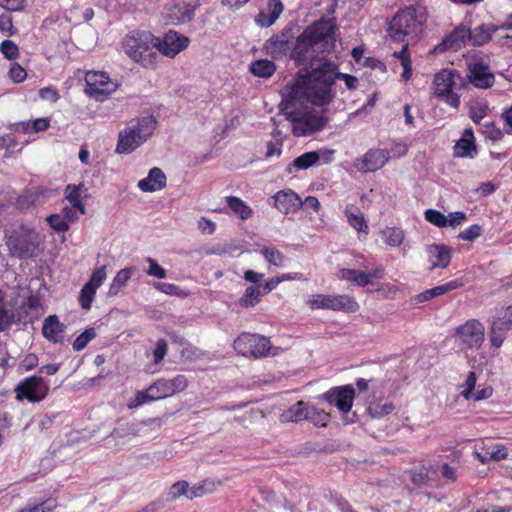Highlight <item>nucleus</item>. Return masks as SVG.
Segmentation results:
<instances>
[{
    "label": "nucleus",
    "instance_id": "f257e3e1",
    "mask_svg": "<svg viewBox=\"0 0 512 512\" xmlns=\"http://www.w3.org/2000/svg\"><path fill=\"white\" fill-rule=\"evenodd\" d=\"M335 25L331 19H321L313 25L307 27L303 33L296 38V43L291 51V58L298 64L303 65L309 60L308 66L301 69L295 82L292 85H286L282 90V101L280 108L282 113L288 120L292 121V130L295 136H308L316 131L322 130L327 122L328 117L324 115V111L318 112L309 110L307 112L298 111L297 107L288 108L286 105V90L296 87L297 83L306 75L311 74L310 63L312 58L327 57L326 55H315L317 52L322 54L330 50L334 46Z\"/></svg>",
    "mask_w": 512,
    "mask_h": 512
},
{
    "label": "nucleus",
    "instance_id": "f03ea898",
    "mask_svg": "<svg viewBox=\"0 0 512 512\" xmlns=\"http://www.w3.org/2000/svg\"><path fill=\"white\" fill-rule=\"evenodd\" d=\"M311 74L302 77L296 87L287 89L286 105L288 108L297 107L298 111L307 112L305 104L326 105L332 102L334 93L332 86L336 79H342L349 90L357 88L358 79L355 76L338 72L337 64L328 57L312 58Z\"/></svg>",
    "mask_w": 512,
    "mask_h": 512
},
{
    "label": "nucleus",
    "instance_id": "7ed1b4c3",
    "mask_svg": "<svg viewBox=\"0 0 512 512\" xmlns=\"http://www.w3.org/2000/svg\"><path fill=\"white\" fill-rule=\"evenodd\" d=\"M159 38L149 31H139L128 34L123 40L125 53L135 62L145 68H154L159 56L157 50Z\"/></svg>",
    "mask_w": 512,
    "mask_h": 512
},
{
    "label": "nucleus",
    "instance_id": "20e7f679",
    "mask_svg": "<svg viewBox=\"0 0 512 512\" xmlns=\"http://www.w3.org/2000/svg\"><path fill=\"white\" fill-rule=\"evenodd\" d=\"M156 124L153 116H145L131 123L119 133L116 152L122 154L134 151L152 135Z\"/></svg>",
    "mask_w": 512,
    "mask_h": 512
},
{
    "label": "nucleus",
    "instance_id": "39448f33",
    "mask_svg": "<svg viewBox=\"0 0 512 512\" xmlns=\"http://www.w3.org/2000/svg\"><path fill=\"white\" fill-rule=\"evenodd\" d=\"M13 227L14 229L6 232V244L10 253L19 258L36 255L40 242L38 235L24 226Z\"/></svg>",
    "mask_w": 512,
    "mask_h": 512
},
{
    "label": "nucleus",
    "instance_id": "423d86ee",
    "mask_svg": "<svg viewBox=\"0 0 512 512\" xmlns=\"http://www.w3.org/2000/svg\"><path fill=\"white\" fill-rule=\"evenodd\" d=\"M234 349L246 357L262 358L276 355L278 348L273 349L268 338L259 334L242 333L234 341Z\"/></svg>",
    "mask_w": 512,
    "mask_h": 512
},
{
    "label": "nucleus",
    "instance_id": "0eeeda50",
    "mask_svg": "<svg viewBox=\"0 0 512 512\" xmlns=\"http://www.w3.org/2000/svg\"><path fill=\"white\" fill-rule=\"evenodd\" d=\"M421 31V22L418 21L413 9H406L398 12L390 21L389 37L397 42L404 41L406 36L418 35Z\"/></svg>",
    "mask_w": 512,
    "mask_h": 512
},
{
    "label": "nucleus",
    "instance_id": "6e6552de",
    "mask_svg": "<svg viewBox=\"0 0 512 512\" xmlns=\"http://www.w3.org/2000/svg\"><path fill=\"white\" fill-rule=\"evenodd\" d=\"M306 303L311 309H330L346 313H355L359 310V304L349 295L316 294L312 295Z\"/></svg>",
    "mask_w": 512,
    "mask_h": 512
},
{
    "label": "nucleus",
    "instance_id": "1a4fd4ad",
    "mask_svg": "<svg viewBox=\"0 0 512 512\" xmlns=\"http://www.w3.org/2000/svg\"><path fill=\"white\" fill-rule=\"evenodd\" d=\"M455 339L461 349L478 350L485 339L484 326L477 320H468L455 331Z\"/></svg>",
    "mask_w": 512,
    "mask_h": 512
},
{
    "label": "nucleus",
    "instance_id": "9d476101",
    "mask_svg": "<svg viewBox=\"0 0 512 512\" xmlns=\"http://www.w3.org/2000/svg\"><path fill=\"white\" fill-rule=\"evenodd\" d=\"M85 82V92L97 101H103L117 89V84L103 71L87 72Z\"/></svg>",
    "mask_w": 512,
    "mask_h": 512
},
{
    "label": "nucleus",
    "instance_id": "9b49d317",
    "mask_svg": "<svg viewBox=\"0 0 512 512\" xmlns=\"http://www.w3.org/2000/svg\"><path fill=\"white\" fill-rule=\"evenodd\" d=\"M48 390L43 378L33 375L23 379L16 386V399L19 401L27 399L31 403H38L46 397Z\"/></svg>",
    "mask_w": 512,
    "mask_h": 512
},
{
    "label": "nucleus",
    "instance_id": "f8f14e48",
    "mask_svg": "<svg viewBox=\"0 0 512 512\" xmlns=\"http://www.w3.org/2000/svg\"><path fill=\"white\" fill-rule=\"evenodd\" d=\"M188 387V380L184 375H177L172 379H158L151 384V392L158 400L173 396Z\"/></svg>",
    "mask_w": 512,
    "mask_h": 512
},
{
    "label": "nucleus",
    "instance_id": "ddd939ff",
    "mask_svg": "<svg viewBox=\"0 0 512 512\" xmlns=\"http://www.w3.org/2000/svg\"><path fill=\"white\" fill-rule=\"evenodd\" d=\"M293 39V28H285L280 33L268 39L264 44V49L272 58L278 59L289 51L290 43Z\"/></svg>",
    "mask_w": 512,
    "mask_h": 512
},
{
    "label": "nucleus",
    "instance_id": "4468645a",
    "mask_svg": "<svg viewBox=\"0 0 512 512\" xmlns=\"http://www.w3.org/2000/svg\"><path fill=\"white\" fill-rule=\"evenodd\" d=\"M471 84L480 89H488L494 85L495 76L488 65L480 61L468 64V75Z\"/></svg>",
    "mask_w": 512,
    "mask_h": 512
},
{
    "label": "nucleus",
    "instance_id": "2eb2a0df",
    "mask_svg": "<svg viewBox=\"0 0 512 512\" xmlns=\"http://www.w3.org/2000/svg\"><path fill=\"white\" fill-rule=\"evenodd\" d=\"M189 42L188 37L170 30L165 34L162 40L159 39L157 50L158 53L160 52L165 56L173 58L184 50L189 45Z\"/></svg>",
    "mask_w": 512,
    "mask_h": 512
},
{
    "label": "nucleus",
    "instance_id": "dca6fc26",
    "mask_svg": "<svg viewBox=\"0 0 512 512\" xmlns=\"http://www.w3.org/2000/svg\"><path fill=\"white\" fill-rule=\"evenodd\" d=\"M355 391L352 386L345 385L327 391L323 398L330 404L335 405L342 413L350 411Z\"/></svg>",
    "mask_w": 512,
    "mask_h": 512
},
{
    "label": "nucleus",
    "instance_id": "f3484780",
    "mask_svg": "<svg viewBox=\"0 0 512 512\" xmlns=\"http://www.w3.org/2000/svg\"><path fill=\"white\" fill-rule=\"evenodd\" d=\"M428 270L432 271L436 268L444 269L451 261V248L444 244H429L425 247Z\"/></svg>",
    "mask_w": 512,
    "mask_h": 512
},
{
    "label": "nucleus",
    "instance_id": "a211bd4d",
    "mask_svg": "<svg viewBox=\"0 0 512 512\" xmlns=\"http://www.w3.org/2000/svg\"><path fill=\"white\" fill-rule=\"evenodd\" d=\"M389 160V152L383 149H371L355 163L360 172H374L382 168Z\"/></svg>",
    "mask_w": 512,
    "mask_h": 512
},
{
    "label": "nucleus",
    "instance_id": "6ab92c4d",
    "mask_svg": "<svg viewBox=\"0 0 512 512\" xmlns=\"http://www.w3.org/2000/svg\"><path fill=\"white\" fill-rule=\"evenodd\" d=\"M269 203L282 213L288 214L302 206V200L293 190H281L274 194Z\"/></svg>",
    "mask_w": 512,
    "mask_h": 512
},
{
    "label": "nucleus",
    "instance_id": "aec40b11",
    "mask_svg": "<svg viewBox=\"0 0 512 512\" xmlns=\"http://www.w3.org/2000/svg\"><path fill=\"white\" fill-rule=\"evenodd\" d=\"M466 41L470 42V28L459 25L438 44L436 50L440 52L446 50L457 51L466 44Z\"/></svg>",
    "mask_w": 512,
    "mask_h": 512
},
{
    "label": "nucleus",
    "instance_id": "412c9836",
    "mask_svg": "<svg viewBox=\"0 0 512 512\" xmlns=\"http://www.w3.org/2000/svg\"><path fill=\"white\" fill-rule=\"evenodd\" d=\"M195 6L186 4H172L166 8V20L171 25L187 23L193 20Z\"/></svg>",
    "mask_w": 512,
    "mask_h": 512
},
{
    "label": "nucleus",
    "instance_id": "4be33fe9",
    "mask_svg": "<svg viewBox=\"0 0 512 512\" xmlns=\"http://www.w3.org/2000/svg\"><path fill=\"white\" fill-rule=\"evenodd\" d=\"M463 286V282L460 280H453L445 284L433 287L422 293H419L412 297L411 301L414 304H420L432 300L435 297L441 296L447 292L455 290Z\"/></svg>",
    "mask_w": 512,
    "mask_h": 512
},
{
    "label": "nucleus",
    "instance_id": "5701e85b",
    "mask_svg": "<svg viewBox=\"0 0 512 512\" xmlns=\"http://www.w3.org/2000/svg\"><path fill=\"white\" fill-rule=\"evenodd\" d=\"M459 77L455 70L444 69L437 73L434 78L435 95L438 98H444L452 91L455 85V77Z\"/></svg>",
    "mask_w": 512,
    "mask_h": 512
},
{
    "label": "nucleus",
    "instance_id": "b1692460",
    "mask_svg": "<svg viewBox=\"0 0 512 512\" xmlns=\"http://www.w3.org/2000/svg\"><path fill=\"white\" fill-rule=\"evenodd\" d=\"M65 329L66 326L60 322L56 315H50L44 320L42 334L53 343H62Z\"/></svg>",
    "mask_w": 512,
    "mask_h": 512
},
{
    "label": "nucleus",
    "instance_id": "393cba45",
    "mask_svg": "<svg viewBox=\"0 0 512 512\" xmlns=\"http://www.w3.org/2000/svg\"><path fill=\"white\" fill-rule=\"evenodd\" d=\"M166 186V175L158 168H152L148 176L138 182V188L143 192H155Z\"/></svg>",
    "mask_w": 512,
    "mask_h": 512
},
{
    "label": "nucleus",
    "instance_id": "a878e982",
    "mask_svg": "<svg viewBox=\"0 0 512 512\" xmlns=\"http://www.w3.org/2000/svg\"><path fill=\"white\" fill-rule=\"evenodd\" d=\"M283 8V4L280 0H268V12L264 10L260 11L255 17V22L261 27H269L278 19L283 12Z\"/></svg>",
    "mask_w": 512,
    "mask_h": 512
},
{
    "label": "nucleus",
    "instance_id": "bb28decb",
    "mask_svg": "<svg viewBox=\"0 0 512 512\" xmlns=\"http://www.w3.org/2000/svg\"><path fill=\"white\" fill-rule=\"evenodd\" d=\"M337 277L358 287H365L371 284V275L356 269L342 268L337 272Z\"/></svg>",
    "mask_w": 512,
    "mask_h": 512
},
{
    "label": "nucleus",
    "instance_id": "cd10ccee",
    "mask_svg": "<svg viewBox=\"0 0 512 512\" xmlns=\"http://www.w3.org/2000/svg\"><path fill=\"white\" fill-rule=\"evenodd\" d=\"M309 409L310 407L304 401H298L280 415V420L283 423L307 420Z\"/></svg>",
    "mask_w": 512,
    "mask_h": 512
},
{
    "label": "nucleus",
    "instance_id": "c85d7f7f",
    "mask_svg": "<svg viewBox=\"0 0 512 512\" xmlns=\"http://www.w3.org/2000/svg\"><path fill=\"white\" fill-rule=\"evenodd\" d=\"M320 157V152L318 151L306 152L294 159L293 162L286 167V172L292 174L295 170H306L317 164Z\"/></svg>",
    "mask_w": 512,
    "mask_h": 512
},
{
    "label": "nucleus",
    "instance_id": "c756f323",
    "mask_svg": "<svg viewBox=\"0 0 512 512\" xmlns=\"http://www.w3.org/2000/svg\"><path fill=\"white\" fill-rule=\"evenodd\" d=\"M499 29V26L494 24H482L474 30L470 29V42L474 46H481L491 40L492 34Z\"/></svg>",
    "mask_w": 512,
    "mask_h": 512
},
{
    "label": "nucleus",
    "instance_id": "7c9ffc66",
    "mask_svg": "<svg viewBox=\"0 0 512 512\" xmlns=\"http://www.w3.org/2000/svg\"><path fill=\"white\" fill-rule=\"evenodd\" d=\"M84 213V206L82 204H71L70 207H64L62 209V219L59 220L60 216L57 214L50 215L46 218L48 224H67L78 219V214Z\"/></svg>",
    "mask_w": 512,
    "mask_h": 512
},
{
    "label": "nucleus",
    "instance_id": "2f4dec72",
    "mask_svg": "<svg viewBox=\"0 0 512 512\" xmlns=\"http://www.w3.org/2000/svg\"><path fill=\"white\" fill-rule=\"evenodd\" d=\"M134 272H135L134 267H127V268H124V269H121L120 271H118L109 286L108 293H107L108 296L109 297L116 296L125 287L126 283L132 277Z\"/></svg>",
    "mask_w": 512,
    "mask_h": 512
},
{
    "label": "nucleus",
    "instance_id": "473e14b6",
    "mask_svg": "<svg viewBox=\"0 0 512 512\" xmlns=\"http://www.w3.org/2000/svg\"><path fill=\"white\" fill-rule=\"evenodd\" d=\"M511 329L512 327L508 325L505 320H501L500 318L494 320L490 332L492 346L499 348L504 342L506 333Z\"/></svg>",
    "mask_w": 512,
    "mask_h": 512
},
{
    "label": "nucleus",
    "instance_id": "72a5a7b5",
    "mask_svg": "<svg viewBox=\"0 0 512 512\" xmlns=\"http://www.w3.org/2000/svg\"><path fill=\"white\" fill-rule=\"evenodd\" d=\"M511 329L512 327L508 325L505 320H501L500 318L494 320L490 332L492 346L499 348L504 342L506 333Z\"/></svg>",
    "mask_w": 512,
    "mask_h": 512
},
{
    "label": "nucleus",
    "instance_id": "f704fd0d",
    "mask_svg": "<svg viewBox=\"0 0 512 512\" xmlns=\"http://www.w3.org/2000/svg\"><path fill=\"white\" fill-rule=\"evenodd\" d=\"M226 203L231 212L243 221L250 219L253 215V210L243 200L236 196L226 197Z\"/></svg>",
    "mask_w": 512,
    "mask_h": 512
},
{
    "label": "nucleus",
    "instance_id": "c9c22d12",
    "mask_svg": "<svg viewBox=\"0 0 512 512\" xmlns=\"http://www.w3.org/2000/svg\"><path fill=\"white\" fill-rule=\"evenodd\" d=\"M382 241L391 246H399L404 240V232L400 226H386L380 231Z\"/></svg>",
    "mask_w": 512,
    "mask_h": 512
},
{
    "label": "nucleus",
    "instance_id": "e433bc0d",
    "mask_svg": "<svg viewBox=\"0 0 512 512\" xmlns=\"http://www.w3.org/2000/svg\"><path fill=\"white\" fill-rule=\"evenodd\" d=\"M276 70L275 63L268 59H259L251 63L250 71L254 76L269 78Z\"/></svg>",
    "mask_w": 512,
    "mask_h": 512
},
{
    "label": "nucleus",
    "instance_id": "4c0bfd02",
    "mask_svg": "<svg viewBox=\"0 0 512 512\" xmlns=\"http://www.w3.org/2000/svg\"><path fill=\"white\" fill-rule=\"evenodd\" d=\"M264 295L260 285L249 286L246 288L244 295L240 298L239 304L242 307H254L258 302L260 296Z\"/></svg>",
    "mask_w": 512,
    "mask_h": 512
},
{
    "label": "nucleus",
    "instance_id": "58836bf2",
    "mask_svg": "<svg viewBox=\"0 0 512 512\" xmlns=\"http://www.w3.org/2000/svg\"><path fill=\"white\" fill-rule=\"evenodd\" d=\"M155 393L151 392V385L146 390L138 391L134 397V399L128 404L130 409L137 408L142 406L148 402L156 401Z\"/></svg>",
    "mask_w": 512,
    "mask_h": 512
},
{
    "label": "nucleus",
    "instance_id": "ea45409f",
    "mask_svg": "<svg viewBox=\"0 0 512 512\" xmlns=\"http://www.w3.org/2000/svg\"><path fill=\"white\" fill-rule=\"evenodd\" d=\"M262 255L266 261L277 267L283 266L286 261V257L282 254V252L274 247H265L262 250Z\"/></svg>",
    "mask_w": 512,
    "mask_h": 512
},
{
    "label": "nucleus",
    "instance_id": "a19ab883",
    "mask_svg": "<svg viewBox=\"0 0 512 512\" xmlns=\"http://www.w3.org/2000/svg\"><path fill=\"white\" fill-rule=\"evenodd\" d=\"M393 410L394 405L391 402H374L368 408V412L373 418H380L389 415Z\"/></svg>",
    "mask_w": 512,
    "mask_h": 512
},
{
    "label": "nucleus",
    "instance_id": "79ce46f5",
    "mask_svg": "<svg viewBox=\"0 0 512 512\" xmlns=\"http://www.w3.org/2000/svg\"><path fill=\"white\" fill-rule=\"evenodd\" d=\"M189 495V484L186 481H178L174 483L168 493H167V500L168 501H175L181 496H186L188 498Z\"/></svg>",
    "mask_w": 512,
    "mask_h": 512
},
{
    "label": "nucleus",
    "instance_id": "37998d69",
    "mask_svg": "<svg viewBox=\"0 0 512 512\" xmlns=\"http://www.w3.org/2000/svg\"><path fill=\"white\" fill-rule=\"evenodd\" d=\"M476 151L473 141L467 139H460L454 147V155L457 157H472V152Z\"/></svg>",
    "mask_w": 512,
    "mask_h": 512
},
{
    "label": "nucleus",
    "instance_id": "c03bdc74",
    "mask_svg": "<svg viewBox=\"0 0 512 512\" xmlns=\"http://www.w3.org/2000/svg\"><path fill=\"white\" fill-rule=\"evenodd\" d=\"M96 337V331L94 328H87L83 333H81L73 342V349L75 351L83 350L87 344Z\"/></svg>",
    "mask_w": 512,
    "mask_h": 512
},
{
    "label": "nucleus",
    "instance_id": "a18cd8bd",
    "mask_svg": "<svg viewBox=\"0 0 512 512\" xmlns=\"http://www.w3.org/2000/svg\"><path fill=\"white\" fill-rule=\"evenodd\" d=\"M153 287L156 290L161 291L162 293L167 294V295L180 296V297L187 296V293L184 292L180 287H178L174 284H171V283L155 282L153 284Z\"/></svg>",
    "mask_w": 512,
    "mask_h": 512
},
{
    "label": "nucleus",
    "instance_id": "49530a36",
    "mask_svg": "<svg viewBox=\"0 0 512 512\" xmlns=\"http://www.w3.org/2000/svg\"><path fill=\"white\" fill-rule=\"evenodd\" d=\"M214 490V482L205 480L201 484L196 485L192 488H189L188 499H193L195 497H202L207 493H211Z\"/></svg>",
    "mask_w": 512,
    "mask_h": 512
},
{
    "label": "nucleus",
    "instance_id": "de8ad7c7",
    "mask_svg": "<svg viewBox=\"0 0 512 512\" xmlns=\"http://www.w3.org/2000/svg\"><path fill=\"white\" fill-rule=\"evenodd\" d=\"M432 478L430 477V469L422 467L417 471L412 472L411 481L417 486L430 485Z\"/></svg>",
    "mask_w": 512,
    "mask_h": 512
},
{
    "label": "nucleus",
    "instance_id": "09e8293b",
    "mask_svg": "<svg viewBox=\"0 0 512 512\" xmlns=\"http://www.w3.org/2000/svg\"><path fill=\"white\" fill-rule=\"evenodd\" d=\"M345 215L349 224H365L363 213L355 205H348L345 208Z\"/></svg>",
    "mask_w": 512,
    "mask_h": 512
},
{
    "label": "nucleus",
    "instance_id": "8fccbe9b",
    "mask_svg": "<svg viewBox=\"0 0 512 512\" xmlns=\"http://www.w3.org/2000/svg\"><path fill=\"white\" fill-rule=\"evenodd\" d=\"M96 290L85 284L80 291L79 301L83 309H90Z\"/></svg>",
    "mask_w": 512,
    "mask_h": 512
},
{
    "label": "nucleus",
    "instance_id": "3c124183",
    "mask_svg": "<svg viewBox=\"0 0 512 512\" xmlns=\"http://www.w3.org/2000/svg\"><path fill=\"white\" fill-rule=\"evenodd\" d=\"M145 261L149 264V268L146 270V273L149 276L158 279H165L167 277L166 270L162 266H160L156 260H154L151 257H147Z\"/></svg>",
    "mask_w": 512,
    "mask_h": 512
},
{
    "label": "nucleus",
    "instance_id": "603ef678",
    "mask_svg": "<svg viewBox=\"0 0 512 512\" xmlns=\"http://www.w3.org/2000/svg\"><path fill=\"white\" fill-rule=\"evenodd\" d=\"M307 420L311 421L315 425L325 426L329 421V414L323 410L310 407Z\"/></svg>",
    "mask_w": 512,
    "mask_h": 512
},
{
    "label": "nucleus",
    "instance_id": "864d4df0",
    "mask_svg": "<svg viewBox=\"0 0 512 512\" xmlns=\"http://www.w3.org/2000/svg\"><path fill=\"white\" fill-rule=\"evenodd\" d=\"M106 277V266H101L92 273L89 281L86 284L97 290L103 284Z\"/></svg>",
    "mask_w": 512,
    "mask_h": 512
},
{
    "label": "nucleus",
    "instance_id": "5fc2aeb1",
    "mask_svg": "<svg viewBox=\"0 0 512 512\" xmlns=\"http://www.w3.org/2000/svg\"><path fill=\"white\" fill-rule=\"evenodd\" d=\"M0 50L5 58L13 60L18 57V46L11 40H4L0 45Z\"/></svg>",
    "mask_w": 512,
    "mask_h": 512
},
{
    "label": "nucleus",
    "instance_id": "6e6d98bb",
    "mask_svg": "<svg viewBox=\"0 0 512 512\" xmlns=\"http://www.w3.org/2000/svg\"><path fill=\"white\" fill-rule=\"evenodd\" d=\"M56 507V501L54 499H47L33 507L24 508L20 512H52Z\"/></svg>",
    "mask_w": 512,
    "mask_h": 512
},
{
    "label": "nucleus",
    "instance_id": "4d7b16f0",
    "mask_svg": "<svg viewBox=\"0 0 512 512\" xmlns=\"http://www.w3.org/2000/svg\"><path fill=\"white\" fill-rule=\"evenodd\" d=\"M476 385V375L475 372H469L464 387L465 389L461 392L462 396L469 400L473 396L474 388Z\"/></svg>",
    "mask_w": 512,
    "mask_h": 512
},
{
    "label": "nucleus",
    "instance_id": "13d9d810",
    "mask_svg": "<svg viewBox=\"0 0 512 512\" xmlns=\"http://www.w3.org/2000/svg\"><path fill=\"white\" fill-rule=\"evenodd\" d=\"M9 76L15 83H20L25 80L27 73L18 63H13L9 70Z\"/></svg>",
    "mask_w": 512,
    "mask_h": 512
},
{
    "label": "nucleus",
    "instance_id": "bf43d9fd",
    "mask_svg": "<svg viewBox=\"0 0 512 512\" xmlns=\"http://www.w3.org/2000/svg\"><path fill=\"white\" fill-rule=\"evenodd\" d=\"M0 31L8 36H11L16 32L10 15H0Z\"/></svg>",
    "mask_w": 512,
    "mask_h": 512
},
{
    "label": "nucleus",
    "instance_id": "052dcab7",
    "mask_svg": "<svg viewBox=\"0 0 512 512\" xmlns=\"http://www.w3.org/2000/svg\"><path fill=\"white\" fill-rule=\"evenodd\" d=\"M481 235V226H469L458 237L465 241H474Z\"/></svg>",
    "mask_w": 512,
    "mask_h": 512
},
{
    "label": "nucleus",
    "instance_id": "680f3d73",
    "mask_svg": "<svg viewBox=\"0 0 512 512\" xmlns=\"http://www.w3.org/2000/svg\"><path fill=\"white\" fill-rule=\"evenodd\" d=\"M168 351L167 342L164 339H160L156 343V348L154 350V362L155 364L160 363L164 357L166 356Z\"/></svg>",
    "mask_w": 512,
    "mask_h": 512
},
{
    "label": "nucleus",
    "instance_id": "e2e57ef3",
    "mask_svg": "<svg viewBox=\"0 0 512 512\" xmlns=\"http://www.w3.org/2000/svg\"><path fill=\"white\" fill-rule=\"evenodd\" d=\"M425 218L431 224H447L446 216L437 210L428 209Z\"/></svg>",
    "mask_w": 512,
    "mask_h": 512
},
{
    "label": "nucleus",
    "instance_id": "0e129e2a",
    "mask_svg": "<svg viewBox=\"0 0 512 512\" xmlns=\"http://www.w3.org/2000/svg\"><path fill=\"white\" fill-rule=\"evenodd\" d=\"M37 195L33 192H25L17 199L16 205L19 209H25L35 202Z\"/></svg>",
    "mask_w": 512,
    "mask_h": 512
},
{
    "label": "nucleus",
    "instance_id": "69168bd1",
    "mask_svg": "<svg viewBox=\"0 0 512 512\" xmlns=\"http://www.w3.org/2000/svg\"><path fill=\"white\" fill-rule=\"evenodd\" d=\"M487 106L484 104H478L476 106L471 107L470 109V117L475 123H480V121L486 115Z\"/></svg>",
    "mask_w": 512,
    "mask_h": 512
},
{
    "label": "nucleus",
    "instance_id": "338daca9",
    "mask_svg": "<svg viewBox=\"0 0 512 512\" xmlns=\"http://www.w3.org/2000/svg\"><path fill=\"white\" fill-rule=\"evenodd\" d=\"M84 186L82 184L80 185H68L66 190L67 191H70L69 194L67 195V199L68 201L71 203V204H81L80 201H79V198H80V190L83 188Z\"/></svg>",
    "mask_w": 512,
    "mask_h": 512
},
{
    "label": "nucleus",
    "instance_id": "774afa93",
    "mask_svg": "<svg viewBox=\"0 0 512 512\" xmlns=\"http://www.w3.org/2000/svg\"><path fill=\"white\" fill-rule=\"evenodd\" d=\"M487 454L489 455V459L494 461L503 460L508 456L507 449L501 445L495 446L492 451L487 452Z\"/></svg>",
    "mask_w": 512,
    "mask_h": 512
}]
</instances>
